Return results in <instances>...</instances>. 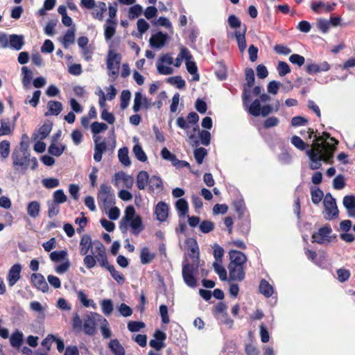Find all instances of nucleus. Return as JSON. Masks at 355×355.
I'll use <instances>...</instances> for the list:
<instances>
[{
  "mask_svg": "<svg viewBox=\"0 0 355 355\" xmlns=\"http://www.w3.org/2000/svg\"><path fill=\"white\" fill-rule=\"evenodd\" d=\"M314 137V142L311 146V148L306 151V155L310 159L309 166L312 170L320 168L322 161L329 162L333 157L338 144V141L334 138H330V140L334 142V144L327 141L329 138V135L327 132H323L322 135L319 137L315 135Z\"/></svg>",
  "mask_w": 355,
  "mask_h": 355,
  "instance_id": "f257e3e1",
  "label": "nucleus"
},
{
  "mask_svg": "<svg viewBox=\"0 0 355 355\" xmlns=\"http://www.w3.org/2000/svg\"><path fill=\"white\" fill-rule=\"evenodd\" d=\"M73 325L76 329H81L83 326L85 333H92L98 329H100L101 333H110L107 320L95 312H90L84 315L83 320L78 313H76L73 318Z\"/></svg>",
  "mask_w": 355,
  "mask_h": 355,
  "instance_id": "f03ea898",
  "label": "nucleus"
},
{
  "mask_svg": "<svg viewBox=\"0 0 355 355\" xmlns=\"http://www.w3.org/2000/svg\"><path fill=\"white\" fill-rule=\"evenodd\" d=\"M128 224L132 228V233L135 234H137L142 230L141 218L139 216L135 214V209L132 205L125 208V215L120 223L119 228L123 233L127 232Z\"/></svg>",
  "mask_w": 355,
  "mask_h": 355,
  "instance_id": "7ed1b4c3",
  "label": "nucleus"
},
{
  "mask_svg": "<svg viewBox=\"0 0 355 355\" xmlns=\"http://www.w3.org/2000/svg\"><path fill=\"white\" fill-rule=\"evenodd\" d=\"M12 159L15 170L24 173L30 164V154L25 149H15L12 153Z\"/></svg>",
  "mask_w": 355,
  "mask_h": 355,
  "instance_id": "20e7f679",
  "label": "nucleus"
},
{
  "mask_svg": "<svg viewBox=\"0 0 355 355\" xmlns=\"http://www.w3.org/2000/svg\"><path fill=\"white\" fill-rule=\"evenodd\" d=\"M121 56L114 50L110 49L107 56V68L108 69V76L114 80L119 73V65L121 63Z\"/></svg>",
  "mask_w": 355,
  "mask_h": 355,
  "instance_id": "39448f33",
  "label": "nucleus"
},
{
  "mask_svg": "<svg viewBox=\"0 0 355 355\" xmlns=\"http://www.w3.org/2000/svg\"><path fill=\"white\" fill-rule=\"evenodd\" d=\"M97 200L98 203L105 209L114 205L115 197L112 187L107 184H101L98 193Z\"/></svg>",
  "mask_w": 355,
  "mask_h": 355,
  "instance_id": "423d86ee",
  "label": "nucleus"
},
{
  "mask_svg": "<svg viewBox=\"0 0 355 355\" xmlns=\"http://www.w3.org/2000/svg\"><path fill=\"white\" fill-rule=\"evenodd\" d=\"M198 266V263H187L182 266V277L184 283L189 287L194 288L197 286L196 275Z\"/></svg>",
  "mask_w": 355,
  "mask_h": 355,
  "instance_id": "0eeeda50",
  "label": "nucleus"
},
{
  "mask_svg": "<svg viewBox=\"0 0 355 355\" xmlns=\"http://www.w3.org/2000/svg\"><path fill=\"white\" fill-rule=\"evenodd\" d=\"M334 239H335V236H332V229L329 225L320 228L318 232L312 235L313 241L319 244L329 243Z\"/></svg>",
  "mask_w": 355,
  "mask_h": 355,
  "instance_id": "6e6552de",
  "label": "nucleus"
},
{
  "mask_svg": "<svg viewBox=\"0 0 355 355\" xmlns=\"http://www.w3.org/2000/svg\"><path fill=\"white\" fill-rule=\"evenodd\" d=\"M323 205L327 220H331L338 215V209L336 199L330 193H327L324 198Z\"/></svg>",
  "mask_w": 355,
  "mask_h": 355,
  "instance_id": "1a4fd4ad",
  "label": "nucleus"
},
{
  "mask_svg": "<svg viewBox=\"0 0 355 355\" xmlns=\"http://www.w3.org/2000/svg\"><path fill=\"white\" fill-rule=\"evenodd\" d=\"M92 256L97 260L101 267L107 266L108 263L106 249L99 241H94V246L91 250Z\"/></svg>",
  "mask_w": 355,
  "mask_h": 355,
  "instance_id": "9d476101",
  "label": "nucleus"
},
{
  "mask_svg": "<svg viewBox=\"0 0 355 355\" xmlns=\"http://www.w3.org/2000/svg\"><path fill=\"white\" fill-rule=\"evenodd\" d=\"M31 280L33 285L39 291L46 293L49 290V286L44 276L40 273L31 275Z\"/></svg>",
  "mask_w": 355,
  "mask_h": 355,
  "instance_id": "9b49d317",
  "label": "nucleus"
},
{
  "mask_svg": "<svg viewBox=\"0 0 355 355\" xmlns=\"http://www.w3.org/2000/svg\"><path fill=\"white\" fill-rule=\"evenodd\" d=\"M228 270L230 280L241 282L245 278V272L244 271V266L229 264Z\"/></svg>",
  "mask_w": 355,
  "mask_h": 355,
  "instance_id": "f8f14e48",
  "label": "nucleus"
},
{
  "mask_svg": "<svg viewBox=\"0 0 355 355\" xmlns=\"http://www.w3.org/2000/svg\"><path fill=\"white\" fill-rule=\"evenodd\" d=\"M150 105V101L146 96H143L141 92L135 93L132 107L135 112H139L142 107L149 108Z\"/></svg>",
  "mask_w": 355,
  "mask_h": 355,
  "instance_id": "ddd939ff",
  "label": "nucleus"
},
{
  "mask_svg": "<svg viewBox=\"0 0 355 355\" xmlns=\"http://www.w3.org/2000/svg\"><path fill=\"white\" fill-rule=\"evenodd\" d=\"M168 206L164 202H159L155 208V214L159 221H165L168 216Z\"/></svg>",
  "mask_w": 355,
  "mask_h": 355,
  "instance_id": "4468645a",
  "label": "nucleus"
},
{
  "mask_svg": "<svg viewBox=\"0 0 355 355\" xmlns=\"http://www.w3.org/2000/svg\"><path fill=\"white\" fill-rule=\"evenodd\" d=\"M21 270V266L20 264L17 263L11 267L7 277L8 285L10 286H13L17 283V282L20 279Z\"/></svg>",
  "mask_w": 355,
  "mask_h": 355,
  "instance_id": "2eb2a0df",
  "label": "nucleus"
},
{
  "mask_svg": "<svg viewBox=\"0 0 355 355\" xmlns=\"http://www.w3.org/2000/svg\"><path fill=\"white\" fill-rule=\"evenodd\" d=\"M230 263L233 266H244V263L246 262L247 258L245 255L238 250H231L229 252Z\"/></svg>",
  "mask_w": 355,
  "mask_h": 355,
  "instance_id": "dca6fc26",
  "label": "nucleus"
},
{
  "mask_svg": "<svg viewBox=\"0 0 355 355\" xmlns=\"http://www.w3.org/2000/svg\"><path fill=\"white\" fill-rule=\"evenodd\" d=\"M122 180L123 182L124 187L128 189H130L132 187L134 184V179L132 176L125 173L124 172H119L116 173L114 175V181L115 185H118L119 181Z\"/></svg>",
  "mask_w": 355,
  "mask_h": 355,
  "instance_id": "f3484780",
  "label": "nucleus"
},
{
  "mask_svg": "<svg viewBox=\"0 0 355 355\" xmlns=\"http://www.w3.org/2000/svg\"><path fill=\"white\" fill-rule=\"evenodd\" d=\"M94 246V241H92L89 235L84 234L80 241V254L85 255L88 254L89 250Z\"/></svg>",
  "mask_w": 355,
  "mask_h": 355,
  "instance_id": "a211bd4d",
  "label": "nucleus"
},
{
  "mask_svg": "<svg viewBox=\"0 0 355 355\" xmlns=\"http://www.w3.org/2000/svg\"><path fill=\"white\" fill-rule=\"evenodd\" d=\"M100 137H97L94 139V159L98 162L102 159L103 153L107 149V144L105 141H100Z\"/></svg>",
  "mask_w": 355,
  "mask_h": 355,
  "instance_id": "6ab92c4d",
  "label": "nucleus"
},
{
  "mask_svg": "<svg viewBox=\"0 0 355 355\" xmlns=\"http://www.w3.org/2000/svg\"><path fill=\"white\" fill-rule=\"evenodd\" d=\"M343 204L350 217L355 218V196L347 195L343 198Z\"/></svg>",
  "mask_w": 355,
  "mask_h": 355,
  "instance_id": "aec40b11",
  "label": "nucleus"
},
{
  "mask_svg": "<svg viewBox=\"0 0 355 355\" xmlns=\"http://www.w3.org/2000/svg\"><path fill=\"white\" fill-rule=\"evenodd\" d=\"M117 22L115 19H107L104 24L105 38L107 41L111 40L116 33Z\"/></svg>",
  "mask_w": 355,
  "mask_h": 355,
  "instance_id": "412c9836",
  "label": "nucleus"
},
{
  "mask_svg": "<svg viewBox=\"0 0 355 355\" xmlns=\"http://www.w3.org/2000/svg\"><path fill=\"white\" fill-rule=\"evenodd\" d=\"M167 40V35L163 34L162 32H159L151 36L150 38V44L152 47L162 48L164 46Z\"/></svg>",
  "mask_w": 355,
  "mask_h": 355,
  "instance_id": "4be33fe9",
  "label": "nucleus"
},
{
  "mask_svg": "<svg viewBox=\"0 0 355 355\" xmlns=\"http://www.w3.org/2000/svg\"><path fill=\"white\" fill-rule=\"evenodd\" d=\"M52 130V123H45L43 124L42 127H40L37 132L34 133L33 135V139L34 140L40 139L42 140L45 139L51 132Z\"/></svg>",
  "mask_w": 355,
  "mask_h": 355,
  "instance_id": "5701e85b",
  "label": "nucleus"
},
{
  "mask_svg": "<svg viewBox=\"0 0 355 355\" xmlns=\"http://www.w3.org/2000/svg\"><path fill=\"white\" fill-rule=\"evenodd\" d=\"M247 28L245 26H243V28L241 31H236L235 32L236 39L238 43L239 49L241 53L244 52L246 48V41H245V33H246Z\"/></svg>",
  "mask_w": 355,
  "mask_h": 355,
  "instance_id": "b1692460",
  "label": "nucleus"
},
{
  "mask_svg": "<svg viewBox=\"0 0 355 355\" xmlns=\"http://www.w3.org/2000/svg\"><path fill=\"white\" fill-rule=\"evenodd\" d=\"M9 46L15 50L19 51L24 44V37L18 35L9 36Z\"/></svg>",
  "mask_w": 355,
  "mask_h": 355,
  "instance_id": "393cba45",
  "label": "nucleus"
},
{
  "mask_svg": "<svg viewBox=\"0 0 355 355\" xmlns=\"http://www.w3.org/2000/svg\"><path fill=\"white\" fill-rule=\"evenodd\" d=\"M92 15L94 18L102 21L104 17V12L107 10V6L105 2L98 1L94 8H92Z\"/></svg>",
  "mask_w": 355,
  "mask_h": 355,
  "instance_id": "a878e982",
  "label": "nucleus"
},
{
  "mask_svg": "<svg viewBox=\"0 0 355 355\" xmlns=\"http://www.w3.org/2000/svg\"><path fill=\"white\" fill-rule=\"evenodd\" d=\"M155 339L150 340L149 345L151 347L159 351L165 347L164 341L166 338V334H154Z\"/></svg>",
  "mask_w": 355,
  "mask_h": 355,
  "instance_id": "bb28decb",
  "label": "nucleus"
},
{
  "mask_svg": "<svg viewBox=\"0 0 355 355\" xmlns=\"http://www.w3.org/2000/svg\"><path fill=\"white\" fill-rule=\"evenodd\" d=\"M108 347L114 355H125V349L117 339L111 340L108 344Z\"/></svg>",
  "mask_w": 355,
  "mask_h": 355,
  "instance_id": "cd10ccee",
  "label": "nucleus"
},
{
  "mask_svg": "<svg viewBox=\"0 0 355 355\" xmlns=\"http://www.w3.org/2000/svg\"><path fill=\"white\" fill-rule=\"evenodd\" d=\"M149 175L146 171H140L137 176V186L139 189L143 190L146 188L147 183H149Z\"/></svg>",
  "mask_w": 355,
  "mask_h": 355,
  "instance_id": "c85d7f7f",
  "label": "nucleus"
},
{
  "mask_svg": "<svg viewBox=\"0 0 355 355\" xmlns=\"http://www.w3.org/2000/svg\"><path fill=\"white\" fill-rule=\"evenodd\" d=\"M40 204L37 201H32L27 205V213L33 218H37L40 215Z\"/></svg>",
  "mask_w": 355,
  "mask_h": 355,
  "instance_id": "c756f323",
  "label": "nucleus"
},
{
  "mask_svg": "<svg viewBox=\"0 0 355 355\" xmlns=\"http://www.w3.org/2000/svg\"><path fill=\"white\" fill-rule=\"evenodd\" d=\"M334 5L335 4H326L322 1H318L312 3L311 7V9L317 13L320 12L322 10L328 12L334 9Z\"/></svg>",
  "mask_w": 355,
  "mask_h": 355,
  "instance_id": "7c9ffc66",
  "label": "nucleus"
},
{
  "mask_svg": "<svg viewBox=\"0 0 355 355\" xmlns=\"http://www.w3.org/2000/svg\"><path fill=\"white\" fill-rule=\"evenodd\" d=\"M78 297L81 304L85 307H92L94 309H96V304L94 302V300L88 299L86 294L83 291H79L78 292Z\"/></svg>",
  "mask_w": 355,
  "mask_h": 355,
  "instance_id": "2f4dec72",
  "label": "nucleus"
},
{
  "mask_svg": "<svg viewBox=\"0 0 355 355\" xmlns=\"http://www.w3.org/2000/svg\"><path fill=\"white\" fill-rule=\"evenodd\" d=\"M103 268L107 269L110 272L112 277L119 283L123 284L125 282V277L119 271H117L114 267L112 265L107 263V266H104Z\"/></svg>",
  "mask_w": 355,
  "mask_h": 355,
  "instance_id": "473e14b6",
  "label": "nucleus"
},
{
  "mask_svg": "<svg viewBox=\"0 0 355 355\" xmlns=\"http://www.w3.org/2000/svg\"><path fill=\"white\" fill-rule=\"evenodd\" d=\"M259 291L261 293L267 297H270L273 293L272 286L265 279H262L261 281L259 284Z\"/></svg>",
  "mask_w": 355,
  "mask_h": 355,
  "instance_id": "72a5a7b5",
  "label": "nucleus"
},
{
  "mask_svg": "<svg viewBox=\"0 0 355 355\" xmlns=\"http://www.w3.org/2000/svg\"><path fill=\"white\" fill-rule=\"evenodd\" d=\"M75 40V29H69L62 38V44L65 49H67L69 44L74 42Z\"/></svg>",
  "mask_w": 355,
  "mask_h": 355,
  "instance_id": "f704fd0d",
  "label": "nucleus"
},
{
  "mask_svg": "<svg viewBox=\"0 0 355 355\" xmlns=\"http://www.w3.org/2000/svg\"><path fill=\"white\" fill-rule=\"evenodd\" d=\"M47 107L49 112L53 115H58L62 110V103L55 101H50L47 104Z\"/></svg>",
  "mask_w": 355,
  "mask_h": 355,
  "instance_id": "c9c22d12",
  "label": "nucleus"
},
{
  "mask_svg": "<svg viewBox=\"0 0 355 355\" xmlns=\"http://www.w3.org/2000/svg\"><path fill=\"white\" fill-rule=\"evenodd\" d=\"M175 207L180 212V216H184L188 213L189 205L187 201L184 198H180L177 200Z\"/></svg>",
  "mask_w": 355,
  "mask_h": 355,
  "instance_id": "e433bc0d",
  "label": "nucleus"
},
{
  "mask_svg": "<svg viewBox=\"0 0 355 355\" xmlns=\"http://www.w3.org/2000/svg\"><path fill=\"white\" fill-rule=\"evenodd\" d=\"M21 73L23 76L22 84L26 88L30 85L31 80L33 78V72L27 67H22Z\"/></svg>",
  "mask_w": 355,
  "mask_h": 355,
  "instance_id": "4c0bfd02",
  "label": "nucleus"
},
{
  "mask_svg": "<svg viewBox=\"0 0 355 355\" xmlns=\"http://www.w3.org/2000/svg\"><path fill=\"white\" fill-rule=\"evenodd\" d=\"M101 306L103 313L106 315L109 316L112 314L114 310V305L112 301L109 299L103 300L101 302Z\"/></svg>",
  "mask_w": 355,
  "mask_h": 355,
  "instance_id": "58836bf2",
  "label": "nucleus"
},
{
  "mask_svg": "<svg viewBox=\"0 0 355 355\" xmlns=\"http://www.w3.org/2000/svg\"><path fill=\"white\" fill-rule=\"evenodd\" d=\"M66 147L62 144H55V143H52L49 148V153L56 157L60 156Z\"/></svg>",
  "mask_w": 355,
  "mask_h": 355,
  "instance_id": "ea45409f",
  "label": "nucleus"
},
{
  "mask_svg": "<svg viewBox=\"0 0 355 355\" xmlns=\"http://www.w3.org/2000/svg\"><path fill=\"white\" fill-rule=\"evenodd\" d=\"M155 254L150 253L148 248H142L141 251L140 258L141 262L143 264L149 263L155 258Z\"/></svg>",
  "mask_w": 355,
  "mask_h": 355,
  "instance_id": "a19ab883",
  "label": "nucleus"
},
{
  "mask_svg": "<svg viewBox=\"0 0 355 355\" xmlns=\"http://www.w3.org/2000/svg\"><path fill=\"white\" fill-rule=\"evenodd\" d=\"M186 67L188 72L193 75L192 80L194 81H198L200 76L198 73V68L196 63L191 60L186 62Z\"/></svg>",
  "mask_w": 355,
  "mask_h": 355,
  "instance_id": "79ce46f5",
  "label": "nucleus"
},
{
  "mask_svg": "<svg viewBox=\"0 0 355 355\" xmlns=\"http://www.w3.org/2000/svg\"><path fill=\"white\" fill-rule=\"evenodd\" d=\"M119 159L125 166L130 165V160L128 156V150L127 148L119 149L118 154Z\"/></svg>",
  "mask_w": 355,
  "mask_h": 355,
  "instance_id": "37998d69",
  "label": "nucleus"
},
{
  "mask_svg": "<svg viewBox=\"0 0 355 355\" xmlns=\"http://www.w3.org/2000/svg\"><path fill=\"white\" fill-rule=\"evenodd\" d=\"M10 142L7 140H3L0 142V157L2 159H6L10 154Z\"/></svg>",
  "mask_w": 355,
  "mask_h": 355,
  "instance_id": "c03bdc74",
  "label": "nucleus"
},
{
  "mask_svg": "<svg viewBox=\"0 0 355 355\" xmlns=\"http://www.w3.org/2000/svg\"><path fill=\"white\" fill-rule=\"evenodd\" d=\"M213 267L215 272L218 275L221 280L227 279V271L223 266H221L220 261H214Z\"/></svg>",
  "mask_w": 355,
  "mask_h": 355,
  "instance_id": "a18cd8bd",
  "label": "nucleus"
},
{
  "mask_svg": "<svg viewBox=\"0 0 355 355\" xmlns=\"http://www.w3.org/2000/svg\"><path fill=\"white\" fill-rule=\"evenodd\" d=\"M132 151L138 160L141 162L147 160V156L139 144L135 145Z\"/></svg>",
  "mask_w": 355,
  "mask_h": 355,
  "instance_id": "49530a36",
  "label": "nucleus"
},
{
  "mask_svg": "<svg viewBox=\"0 0 355 355\" xmlns=\"http://www.w3.org/2000/svg\"><path fill=\"white\" fill-rule=\"evenodd\" d=\"M261 101L259 99H255L248 108V112L250 114L254 116H259V110H261Z\"/></svg>",
  "mask_w": 355,
  "mask_h": 355,
  "instance_id": "de8ad7c7",
  "label": "nucleus"
},
{
  "mask_svg": "<svg viewBox=\"0 0 355 355\" xmlns=\"http://www.w3.org/2000/svg\"><path fill=\"white\" fill-rule=\"evenodd\" d=\"M67 252L65 250L54 251L50 254V259L54 262L61 261L66 259Z\"/></svg>",
  "mask_w": 355,
  "mask_h": 355,
  "instance_id": "09e8293b",
  "label": "nucleus"
},
{
  "mask_svg": "<svg viewBox=\"0 0 355 355\" xmlns=\"http://www.w3.org/2000/svg\"><path fill=\"white\" fill-rule=\"evenodd\" d=\"M53 203L62 204L67 201V198L63 190L58 189L53 193Z\"/></svg>",
  "mask_w": 355,
  "mask_h": 355,
  "instance_id": "8fccbe9b",
  "label": "nucleus"
},
{
  "mask_svg": "<svg viewBox=\"0 0 355 355\" xmlns=\"http://www.w3.org/2000/svg\"><path fill=\"white\" fill-rule=\"evenodd\" d=\"M131 97V93L129 90H123L121 94V105L120 107L122 110H125L129 104Z\"/></svg>",
  "mask_w": 355,
  "mask_h": 355,
  "instance_id": "3c124183",
  "label": "nucleus"
},
{
  "mask_svg": "<svg viewBox=\"0 0 355 355\" xmlns=\"http://www.w3.org/2000/svg\"><path fill=\"white\" fill-rule=\"evenodd\" d=\"M198 132V126L193 128V132H190L189 130L187 131L188 135V141L192 146H197L199 144V141L196 135V132Z\"/></svg>",
  "mask_w": 355,
  "mask_h": 355,
  "instance_id": "603ef678",
  "label": "nucleus"
},
{
  "mask_svg": "<svg viewBox=\"0 0 355 355\" xmlns=\"http://www.w3.org/2000/svg\"><path fill=\"white\" fill-rule=\"evenodd\" d=\"M245 80L244 87H252L254 83V73L252 69L249 68L245 70Z\"/></svg>",
  "mask_w": 355,
  "mask_h": 355,
  "instance_id": "864d4df0",
  "label": "nucleus"
},
{
  "mask_svg": "<svg viewBox=\"0 0 355 355\" xmlns=\"http://www.w3.org/2000/svg\"><path fill=\"white\" fill-rule=\"evenodd\" d=\"M291 142L295 147L301 150H304L306 147L309 146L300 137L296 135L292 137Z\"/></svg>",
  "mask_w": 355,
  "mask_h": 355,
  "instance_id": "5fc2aeb1",
  "label": "nucleus"
},
{
  "mask_svg": "<svg viewBox=\"0 0 355 355\" xmlns=\"http://www.w3.org/2000/svg\"><path fill=\"white\" fill-rule=\"evenodd\" d=\"M23 335L24 334H12L10 338V345L19 349L23 343Z\"/></svg>",
  "mask_w": 355,
  "mask_h": 355,
  "instance_id": "6e6d98bb",
  "label": "nucleus"
},
{
  "mask_svg": "<svg viewBox=\"0 0 355 355\" xmlns=\"http://www.w3.org/2000/svg\"><path fill=\"white\" fill-rule=\"evenodd\" d=\"M207 150L204 148H198L194 150V157L198 164H201L207 155Z\"/></svg>",
  "mask_w": 355,
  "mask_h": 355,
  "instance_id": "4d7b16f0",
  "label": "nucleus"
},
{
  "mask_svg": "<svg viewBox=\"0 0 355 355\" xmlns=\"http://www.w3.org/2000/svg\"><path fill=\"white\" fill-rule=\"evenodd\" d=\"M41 95V92L40 90H37L33 93V95L31 98L30 96H28L26 100L25 101V103L27 104H30L33 107H36L38 104V102L40 101Z\"/></svg>",
  "mask_w": 355,
  "mask_h": 355,
  "instance_id": "13d9d810",
  "label": "nucleus"
},
{
  "mask_svg": "<svg viewBox=\"0 0 355 355\" xmlns=\"http://www.w3.org/2000/svg\"><path fill=\"white\" fill-rule=\"evenodd\" d=\"M85 257L83 259V263L87 269L94 268L96 265V263H98L97 260L94 258V256L88 254H85Z\"/></svg>",
  "mask_w": 355,
  "mask_h": 355,
  "instance_id": "bf43d9fd",
  "label": "nucleus"
},
{
  "mask_svg": "<svg viewBox=\"0 0 355 355\" xmlns=\"http://www.w3.org/2000/svg\"><path fill=\"white\" fill-rule=\"evenodd\" d=\"M157 69L159 73L162 75H170L173 73V69L169 66H166L164 64L157 62Z\"/></svg>",
  "mask_w": 355,
  "mask_h": 355,
  "instance_id": "052dcab7",
  "label": "nucleus"
},
{
  "mask_svg": "<svg viewBox=\"0 0 355 355\" xmlns=\"http://www.w3.org/2000/svg\"><path fill=\"white\" fill-rule=\"evenodd\" d=\"M277 71L280 76H284L291 72V69L286 62L279 61L277 64Z\"/></svg>",
  "mask_w": 355,
  "mask_h": 355,
  "instance_id": "680f3d73",
  "label": "nucleus"
},
{
  "mask_svg": "<svg viewBox=\"0 0 355 355\" xmlns=\"http://www.w3.org/2000/svg\"><path fill=\"white\" fill-rule=\"evenodd\" d=\"M144 327L145 324L143 322L130 321L128 324V330L131 332L139 331Z\"/></svg>",
  "mask_w": 355,
  "mask_h": 355,
  "instance_id": "e2e57ef3",
  "label": "nucleus"
},
{
  "mask_svg": "<svg viewBox=\"0 0 355 355\" xmlns=\"http://www.w3.org/2000/svg\"><path fill=\"white\" fill-rule=\"evenodd\" d=\"M311 193V200L315 205H318L321 201L324 196L322 191L320 189H312Z\"/></svg>",
  "mask_w": 355,
  "mask_h": 355,
  "instance_id": "0e129e2a",
  "label": "nucleus"
},
{
  "mask_svg": "<svg viewBox=\"0 0 355 355\" xmlns=\"http://www.w3.org/2000/svg\"><path fill=\"white\" fill-rule=\"evenodd\" d=\"M107 125L103 123L94 122L91 125V130L94 134H98L102 131L106 130Z\"/></svg>",
  "mask_w": 355,
  "mask_h": 355,
  "instance_id": "69168bd1",
  "label": "nucleus"
},
{
  "mask_svg": "<svg viewBox=\"0 0 355 355\" xmlns=\"http://www.w3.org/2000/svg\"><path fill=\"white\" fill-rule=\"evenodd\" d=\"M149 186L153 190L160 189L162 187V180L160 178L153 175L149 179Z\"/></svg>",
  "mask_w": 355,
  "mask_h": 355,
  "instance_id": "338daca9",
  "label": "nucleus"
},
{
  "mask_svg": "<svg viewBox=\"0 0 355 355\" xmlns=\"http://www.w3.org/2000/svg\"><path fill=\"white\" fill-rule=\"evenodd\" d=\"M142 6L137 4L132 6L129 10V17L130 19H135L139 16L142 13Z\"/></svg>",
  "mask_w": 355,
  "mask_h": 355,
  "instance_id": "774afa93",
  "label": "nucleus"
}]
</instances>
